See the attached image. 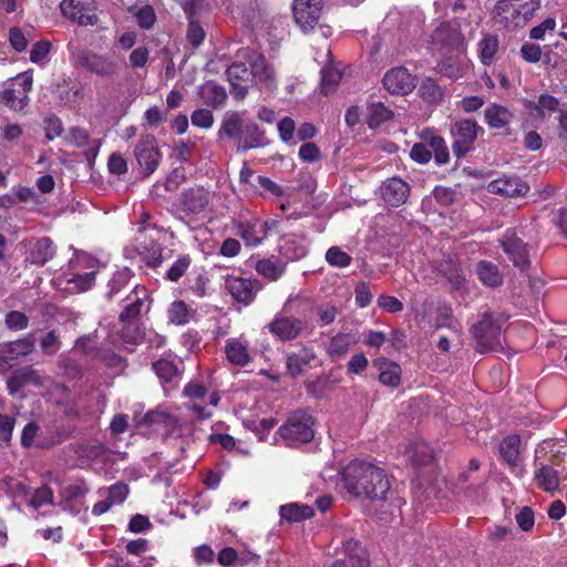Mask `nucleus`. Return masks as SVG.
Returning <instances> with one entry per match:
<instances>
[{
    "mask_svg": "<svg viewBox=\"0 0 567 567\" xmlns=\"http://www.w3.org/2000/svg\"><path fill=\"white\" fill-rule=\"evenodd\" d=\"M240 56L245 61H235L226 72L233 94L243 99L248 87L252 85L259 86L260 90L272 91L276 86L275 72L265 58L250 50H244Z\"/></svg>",
    "mask_w": 567,
    "mask_h": 567,
    "instance_id": "nucleus-1",
    "label": "nucleus"
},
{
    "mask_svg": "<svg viewBox=\"0 0 567 567\" xmlns=\"http://www.w3.org/2000/svg\"><path fill=\"white\" fill-rule=\"evenodd\" d=\"M341 476L343 488L354 497L383 501L391 487L385 472L368 462L349 463Z\"/></svg>",
    "mask_w": 567,
    "mask_h": 567,
    "instance_id": "nucleus-2",
    "label": "nucleus"
},
{
    "mask_svg": "<svg viewBox=\"0 0 567 567\" xmlns=\"http://www.w3.org/2000/svg\"><path fill=\"white\" fill-rule=\"evenodd\" d=\"M151 297L148 290L143 286H136L127 296V305L120 315V321L123 323L121 338L124 342L138 344L144 334L136 323V320L143 313L148 312L151 308Z\"/></svg>",
    "mask_w": 567,
    "mask_h": 567,
    "instance_id": "nucleus-3",
    "label": "nucleus"
},
{
    "mask_svg": "<svg viewBox=\"0 0 567 567\" xmlns=\"http://www.w3.org/2000/svg\"><path fill=\"white\" fill-rule=\"evenodd\" d=\"M96 268V259L86 254L76 255L70 261L68 271L55 278L56 285L70 293L86 291L95 281Z\"/></svg>",
    "mask_w": 567,
    "mask_h": 567,
    "instance_id": "nucleus-4",
    "label": "nucleus"
},
{
    "mask_svg": "<svg viewBox=\"0 0 567 567\" xmlns=\"http://www.w3.org/2000/svg\"><path fill=\"white\" fill-rule=\"evenodd\" d=\"M540 7V0H498L495 17L505 28L524 27Z\"/></svg>",
    "mask_w": 567,
    "mask_h": 567,
    "instance_id": "nucleus-5",
    "label": "nucleus"
},
{
    "mask_svg": "<svg viewBox=\"0 0 567 567\" xmlns=\"http://www.w3.org/2000/svg\"><path fill=\"white\" fill-rule=\"evenodd\" d=\"M430 49L433 52H461L463 51L464 37L457 22H442L431 34Z\"/></svg>",
    "mask_w": 567,
    "mask_h": 567,
    "instance_id": "nucleus-6",
    "label": "nucleus"
},
{
    "mask_svg": "<svg viewBox=\"0 0 567 567\" xmlns=\"http://www.w3.org/2000/svg\"><path fill=\"white\" fill-rule=\"evenodd\" d=\"M313 417L305 412L292 413L278 433L289 444L309 442L315 436Z\"/></svg>",
    "mask_w": 567,
    "mask_h": 567,
    "instance_id": "nucleus-7",
    "label": "nucleus"
},
{
    "mask_svg": "<svg viewBox=\"0 0 567 567\" xmlns=\"http://www.w3.org/2000/svg\"><path fill=\"white\" fill-rule=\"evenodd\" d=\"M60 10L64 18L80 25H95L99 22L94 0H62Z\"/></svg>",
    "mask_w": 567,
    "mask_h": 567,
    "instance_id": "nucleus-8",
    "label": "nucleus"
},
{
    "mask_svg": "<svg viewBox=\"0 0 567 567\" xmlns=\"http://www.w3.org/2000/svg\"><path fill=\"white\" fill-rule=\"evenodd\" d=\"M185 396L189 398L192 402L188 404L192 410L199 419H207L212 416L213 409L219 403V395L217 392H212L208 395V402H205L207 395L206 389L199 383H188L184 388Z\"/></svg>",
    "mask_w": 567,
    "mask_h": 567,
    "instance_id": "nucleus-9",
    "label": "nucleus"
},
{
    "mask_svg": "<svg viewBox=\"0 0 567 567\" xmlns=\"http://www.w3.org/2000/svg\"><path fill=\"white\" fill-rule=\"evenodd\" d=\"M472 333L480 352H488L501 346V327L487 313L472 327Z\"/></svg>",
    "mask_w": 567,
    "mask_h": 567,
    "instance_id": "nucleus-10",
    "label": "nucleus"
},
{
    "mask_svg": "<svg viewBox=\"0 0 567 567\" xmlns=\"http://www.w3.org/2000/svg\"><path fill=\"white\" fill-rule=\"evenodd\" d=\"M134 155L140 167L147 176L157 169L162 161V153L157 146L156 138L150 134L140 138L134 148Z\"/></svg>",
    "mask_w": 567,
    "mask_h": 567,
    "instance_id": "nucleus-11",
    "label": "nucleus"
},
{
    "mask_svg": "<svg viewBox=\"0 0 567 567\" xmlns=\"http://www.w3.org/2000/svg\"><path fill=\"white\" fill-rule=\"evenodd\" d=\"M383 87L393 95H408L416 86V78L405 66H395L385 72Z\"/></svg>",
    "mask_w": 567,
    "mask_h": 567,
    "instance_id": "nucleus-12",
    "label": "nucleus"
},
{
    "mask_svg": "<svg viewBox=\"0 0 567 567\" xmlns=\"http://www.w3.org/2000/svg\"><path fill=\"white\" fill-rule=\"evenodd\" d=\"M322 7L323 0H293V19L303 32L312 30L318 23Z\"/></svg>",
    "mask_w": 567,
    "mask_h": 567,
    "instance_id": "nucleus-13",
    "label": "nucleus"
},
{
    "mask_svg": "<svg viewBox=\"0 0 567 567\" xmlns=\"http://www.w3.org/2000/svg\"><path fill=\"white\" fill-rule=\"evenodd\" d=\"M478 125L472 120L456 121L451 128L454 142L453 151L457 157L464 156L470 152L474 141L477 137Z\"/></svg>",
    "mask_w": 567,
    "mask_h": 567,
    "instance_id": "nucleus-14",
    "label": "nucleus"
},
{
    "mask_svg": "<svg viewBox=\"0 0 567 567\" xmlns=\"http://www.w3.org/2000/svg\"><path fill=\"white\" fill-rule=\"evenodd\" d=\"M339 558L333 567H368V554L358 540L352 538L342 542L338 550Z\"/></svg>",
    "mask_w": 567,
    "mask_h": 567,
    "instance_id": "nucleus-15",
    "label": "nucleus"
},
{
    "mask_svg": "<svg viewBox=\"0 0 567 567\" xmlns=\"http://www.w3.org/2000/svg\"><path fill=\"white\" fill-rule=\"evenodd\" d=\"M446 55L437 62L436 71L443 76L458 79L470 70V61L465 56V48L461 52H446Z\"/></svg>",
    "mask_w": 567,
    "mask_h": 567,
    "instance_id": "nucleus-16",
    "label": "nucleus"
},
{
    "mask_svg": "<svg viewBox=\"0 0 567 567\" xmlns=\"http://www.w3.org/2000/svg\"><path fill=\"white\" fill-rule=\"evenodd\" d=\"M499 456L512 468L516 475H522L519 468L522 461V439L518 434H509L499 443Z\"/></svg>",
    "mask_w": 567,
    "mask_h": 567,
    "instance_id": "nucleus-17",
    "label": "nucleus"
},
{
    "mask_svg": "<svg viewBox=\"0 0 567 567\" xmlns=\"http://www.w3.org/2000/svg\"><path fill=\"white\" fill-rule=\"evenodd\" d=\"M269 331L281 341L298 338L305 329V322L293 317L277 316L268 324Z\"/></svg>",
    "mask_w": 567,
    "mask_h": 567,
    "instance_id": "nucleus-18",
    "label": "nucleus"
},
{
    "mask_svg": "<svg viewBox=\"0 0 567 567\" xmlns=\"http://www.w3.org/2000/svg\"><path fill=\"white\" fill-rule=\"evenodd\" d=\"M148 423L156 426V431L161 432L165 440L178 439L183 435V427L177 417L164 411H153L147 413Z\"/></svg>",
    "mask_w": 567,
    "mask_h": 567,
    "instance_id": "nucleus-19",
    "label": "nucleus"
},
{
    "mask_svg": "<svg viewBox=\"0 0 567 567\" xmlns=\"http://www.w3.org/2000/svg\"><path fill=\"white\" fill-rule=\"evenodd\" d=\"M320 360L311 347H303L297 352L287 357L286 365L289 373L293 377L305 373L308 369L318 367Z\"/></svg>",
    "mask_w": 567,
    "mask_h": 567,
    "instance_id": "nucleus-20",
    "label": "nucleus"
},
{
    "mask_svg": "<svg viewBox=\"0 0 567 567\" xmlns=\"http://www.w3.org/2000/svg\"><path fill=\"white\" fill-rule=\"evenodd\" d=\"M380 192L388 205L399 207L406 202L410 186L400 177H391L383 182Z\"/></svg>",
    "mask_w": 567,
    "mask_h": 567,
    "instance_id": "nucleus-21",
    "label": "nucleus"
},
{
    "mask_svg": "<svg viewBox=\"0 0 567 567\" xmlns=\"http://www.w3.org/2000/svg\"><path fill=\"white\" fill-rule=\"evenodd\" d=\"M487 189L492 194L506 197H523L528 193L529 186L518 177H501L492 181Z\"/></svg>",
    "mask_w": 567,
    "mask_h": 567,
    "instance_id": "nucleus-22",
    "label": "nucleus"
},
{
    "mask_svg": "<svg viewBox=\"0 0 567 567\" xmlns=\"http://www.w3.org/2000/svg\"><path fill=\"white\" fill-rule=\"evenodd\" d=\"M80 63L83 68L100 76H112L116 73L117 69L114 60L91 51L84 52L81 55Z\"/></svg>",
    "mask_w": 567,
    "mask_h": 567,
    "instance_id": "nucleus-23",
    "label": "nucleus"
},
{
    "mask_svg": "<svg viewBox=\"0 0 567 567\" xmlns=\"http://www.w3.org/2000/svg\"><path fill=\"white\" fill-rule=\"evenodd\" d=\"M502 247L516 267L524 268L528 265V252L522 239L507 231L502 239Z\"/></svg>",
    "mask_w": 567,
    "mask_h": 567,
    "instance_id": "nucleus-24",
    "label": "nucleus"
},
{
    "mask_svg": "<svg viewBox=\"0 0 567 567\" xmlns=\"http://www.w3.org/2000/svg\"><path fill=\"white\" fill-rule=\"evenodd\" d=\"M267 144L265 132L254 122L245 123L241 134L238 138V151H248L262 147Z\"/></svg>",
    "mask_w": 567,
    "mask_h": 567,
    "instance_id": "nucleus-25",
    "label": "nucleus"
},
{
    "mask_svg": "<svg viewBox=\"0 0 567 567\" xmlns=\"http://www.w3.org/2000/svg\"><path fill=\"white\" fill-rule=\"evenodd\" d=\"M266 224L259 218L239 223L237 234L247 246H258L266 237Z\"/></svg>",
    "mask_w": 567,
    "mask_h": 567,
    "instance_id": "nucleus-26",
    "label": "nucleus"
},
{
    "mask_svg": "<svg viewBox=\"0 0 567 567\" xmlns=\"http://www.w3.org/2000/svg\"><path fill=\"white\" fill-rule=\"evenodd\" d=\"M355 344L357 339L352 333L340 332L329 340L326 352L332 360H340Z\"/></svg>",
    "mask_w": 567,
    "mask_h": 567,
    "instance_id": "nucleus-27",
    "label": "nucleus"
},
{
    "mask_svg": "<svg viewBox=\"0 0 567 567\" xmlns=\"http://www.w3.org/2000/svg\"><path fill=\"white\" fill-rule=\"evenodd\" d=\"M225 286L234 299L239 302L249 303L254 299L252 285L248 279L227 276Z\"/></svg>",
    "mask_w": 567,
    "mask_h": 567,
    "instance_id": "nucleus-28",
    "label": "nucleus"
},
{
    "mask_svg": "<svg viewBox=\"0 0 567 567\" xmlns=\"http://www.w3.org/2000/svg\"><path fill=\"white\" fill-rule=\"evenodd\" d=\"M227 360L235 365L245 367L250 362V354L247 342L241 339L231 338L225 347Z\"/></svg>",
    "mask_w": 567,
    "mask_h": 567,
    "instance_id": "nucleus-29",
    "label": "nucleus"
},
{
    "mask_svg": "<svg viewBox=\"0 0 567 567\" xmlns=\"http://www.w3.org/2000/svg\"><path fill=\"white\" fill-rule=\"evenodd\" d=\"M420 137L422 140L421 143H424L427 147L431 148L435 154L436 163L445 164L449 161V152L445 145L444 140L436 135L435 132L431 128H424L420 133Z\"/></svg>",
    "mask_w": 567,
    "mask_h": 567,
    "instance_id": "nucleus-30",
    "label": "nucleus"
},
{
    "mask_svg": "<svg viewBox=\"0 0 567 567\" xmlns=\"http://www.w3.org/2000/svg\"><path fill=\"white\" fill-rule=\"evenodd\" d=\"M210 202V193L204 188L189 189L183 195V206L192 214L202 213Z\"/></svg>",
    "mask_w": 567,
    "mask_h": 567,
    "instance_id": "nucleus-31",
    "label": "nucleus"
},
{
    "mask_svg": "<svg viewBox=\"0 0 567 567\" xmlns=\"http://www.w3.org/2000/svg\"><path fill=\"white\" fill-rule=\"evenodd\" d=\"M55 249L51 239L44 237L38 239L31 247L27 260L31 264L42 266L53 258Z\"/></svg>",
    "mask_w": 567,
    "mask_h": 567,
    "instance_id": "nucleus-32",
    "label": "nucleus"
},
{
    "mask_svg": "<svg viewBox=\"0 0 567 567\" xmlns=\"http://www.w3.org/2000/svg\"><path fill=\"white\" fill-rule=\"evenodd\" d=\"M374 365L380 370L379 381L383 385L396 388L401 382V368L394 362L385 359H378Z\"/></svg>",
    "mask_w": 567,
    "mask_h": 567,
    "instance_id": "nucleus-33",
    "label": "nucleus"
},
{
    "mask_svg": "<svg viewBox=\"0 0 567 567\" xmlns=\"http://www.w3.org/2000/svg\"><path fill=\"white\" fill-rule=\"evenodd\" d=\"M256 271L267 280H278L286 271V262L279 258L271 257L257 261Z\"/></svg>",
    "mask_w": 567,
    "mask_h": 567,
    "instance_id": "nucleus-34",
    "label": "nucleus"
},
{
    "mask_svg": "<svg viewBox=\"0 0 567 567\" xmlns=\"http://www.w3.org/2000/svg\"><path fill=\"white\" fill-rule=\"evenodd\" d=\"M0 103L4 104L13 111H21L28 103V94L25 90H19L14 86H10L7 83V87L0 92Z\"/></svg>",
    "mask_w": 567,
    "mask_h": 567,
    "instance_id": "nucleus-35",
    "label": "nucleus"
},
{
    "mask_svg": "<svg viewBox=\"0 0 567 567\" xmlns=\"http://www.w3.org/2000/svg\"><path fill=\"white\" fill-rule=\"evenodd\" d=\"M35 339L32 336L7 343L1 350L9 360H17L28 355L34 349Z\"/></svg>",
    "mask_w": 567,
    "mask_h": 567,
    "instance_id": "nucleus-36",
    "label": "nucleus"
},
{
    "mask_svg": "<svg viewBox=\"0 0 567 567\" xmlns=\"http://www.w3.org/2000/svg\"><path fill=\"white\" fill-rule=\"evenodd\" d=\"M244 125L245 122L240 113L228 112L221 122L218 134L219 136L226 135L227 137L235 138L238 142Z\"/></svg>",
    "mask_w": 567,
    "mask_h": 567,
    "instance_id": "nucleus-37",
    "label": "nucleus"
},
{
    "mask_svg": "<svg viewBox=\"0 0 567 567\" xmlns=\"http://www.w3.org/2000/svg\"><path fill=\"white\" fill-rule=\"evenodd\" d=\"M279 514L281 518L288 522H300L313 516L315 511L311 506L300 503H289L280 506Z\"/></svg>",
    "mask_w": 567,
    "mask_h": 567,
    "instance_id": "nucleus-38",
    "label": "nucleus"
},
{
    "mask_svg": "<svg viewBox=\"0 0 567 567\" xmlns=\"http://www.w3.org/2000/svg\"><path fill=\"white\" fill-rule=\"evenodd\" d=\"M536 484L545 492L553 493L559 487V474L550 466H542L535 472Z\"/></svg>",
    "mask_w": 567,
    "mask_h": 567,
    "instance_id": "nucleus-39",
    "label": "nucleus"
},
{
    "mask_svg": "<svg viewBox=\"0 0 567 567\" xmlns=\"http://www.w3.org/2000/svg\"><path fill=\"white\" fill-rule=\"evenodd\" d=\"M280 254L289 260H297L307 254L306 246L292 236H284L279 244Z\"/></svg>",
    "mask_w": 567,
    "mask_h": 567,
    "instance_id": "nucleus-40",
    "label": "nucleus"
},
{
    "mask_svg": "<svg viewBox=\"0 0 567 567\" xmlns=\"http://www.w3.org/2000/svg\"><path fill=\"white\" fill-rule=\"evenodd\" d=\"M511 120L512 113L504 106L493 104L485 110V121L491 127H504Z\"/></svg>",
    "mask_w": 567,
    "mask_h": 567,
    "instance_id": "nucleus-41",
    "label": "nucleus"
},
{
    "mask_svg": "<svg viewBox=\"0 0 567 567\" xmlns=\"http://www.w3.org/2000/svg\"><path fill=\"white\" fill-rule=\"evenodd\" d=\"M476 271L480 280L486 286L497 287L503 282V276L497 266L489 261L478 262Z\"/></svg>",
    "mask_w": 567,
    "mask_h": 567,
    "instance_id": "nucleus-42",
    "label": "nucleus"
},
{
    "mask_svg": "<svg viewBox=\"0 0 567 567\" xmlns=\"http://www.w3.org/2000/svg\"><path fill=\"white\" fill-rule=\"evenodd\" d=\"M200 96L207 105L217 107L226 101L227 94L223 86L207 82L200 87Z\"/></svg>",
    "mask_w": 567,
    "mask_h": 567,
    "instance_id": "nucleus-43",
    "label": "nucleus"
},
{
    "mask_svg": "<svg viewBox=\"0 0 567 567\" xmlns=\"http://www.w3.org/2000/svg\"><path fill=\"white\" fill-rule=\"evenodd\" d=\"M498 51V39L495 35L485 34L478 42V56L484 65H491Z\"/></svg>",
    "mask_w": 567,
    "mask_h": 567,
    "instance_id": "nucleus-44",
    "label": "nucleus"
},
{
    "mask_svg": "<svg viewBox=\"0 0 567 567\" xmlns=\"http://www.w3.org/2000/svg\"><path fill=\"white\" fill-rule=\"evenodd\" d=\"M87 487L82 484H72L61 491V503L64 509H72L74 504L81 503Z\"/></svg>",
    "mask_w": 567,
    "mask_h": 567,
    "instance_id": "nucleus-45",
    "label": "nucleus"
},
{
    "mask_svg": "<svg viewBox=\"0 0 567 567\" xmlns=\"http://www.w3.org/2000/svg\"><path fill=\"white\" fill-rule=\"evenodd\" d=\"M392 117V111L381 102H374L369 105L368 125L375 128Z\"/></svg>",
    "mask_w": 567,
    "mask_h": 567,
    "instance_id": "nucleus-46",
    "label": "nucleus"
},
{
    "mask_svg": "<svg viewBox=\"0 0 567 567\" xmlns=\"http://www.w3.org/2000/svg\"><path fill=\"white\" fill-rule=\"evenodd\" d=\"M419 92L421 97L427 103L439 102L443 97V90L439 86L436 81L431 78H426L422 81Z\"/></svg>",
    "mask_w": 567,
    "mask_h": 567,
    "instance_id": "nucleus-47",
    "label": "nucleus"
},
{
    "mask_svg": "<svg viewBox=\"0 0 567 567\" xmlns=\"http://www.w3.org/2000/svg\"><path fill=\"white\" fill-rule=\"evenodd\" d=\"M167 316L171 323L183 326L189 321V309L184 301H174L167 309Z\"/></svg>",
    "mask_w": 567,
    "mask_h": 567,
    "instance_id": "nucleus-48",
    "label": "nucleus"
},
{
    "mask_svg": "<svg viewBox=\"0 0 567 567\" xmlns=\"http://www.w3.org/2000/svg\"><path fill=\"white\" fill-rule=\"evenodd\" d=\"M132 278V271L128 268L117 270L109 281L107 297L111 299L123 287H125Z\"/></svg>",
    "mask_w": 567,
    "mask_h": 567,
    "instance_id": "nucleus-49",
    "label": "nucleus"
},
{
    "mask_svg": "<svg viewBox=\"0 0 567 567\" xmlns=\"http://www.w3.org/2000/svg\"><path fill=\"white\" fill-rule=\"evenodd\" d=\"M528 106L530 110L536 111L540 116H545L547 114H550L555 111H559V101L549 94H543L539 96L537 103H533Z\"/></svg>",
    "mask_w": 567,
    "mask_h": 567,
    "instance_id": "nucleus-50",
    "label": "nucleus"
},
{
    "mask_svg": "<svg viewBox=\"0 0 567 567\" xmlns=\"http://www.w3.org/2000/svg\"><path fill=\"white\" fill-rule=\"evenodd\" d=\"M326 260L330 266L344 268L351 264L352 258L339 247L333 246L327 250Z\"/></svg>",
    "mask_w": 567,
    "mask_h": 567,
    "instance_id": "nucleus-51",
    "label": "nucleus"
},
{
    "mask_svg": "<svg viewBox=\"0 0 567 567\" xmlns=\"http://www.w3.org/2000/svg\"><path fill=\"white\" fill-rule=\"evenodd\" d=\"M277 128L282 142L292 145L297 143L295 140L296 124L291 117L286 116L281 118L277 124Z\"/></svg>",
    "mask_w": 567,
    "mask_h": 567,
    "instance_id": "nucleus-52",
    "label": "nucleus"
},
{
    "mask_svg": "<svg viewBox=\"0 0 567 567\" xmlns=\"http://www.w3.org/2000/svg\"><path fill=\"white\" fill-rule=\"evenodd\" d=\"M406 455L415 464H425L432 458L429 447L423 443L409 446Z\"/></svg>",
    "mask_w": 567,
    "mask_h": 567,
    "instance_id": "nucleus-53",
    "label": "nucleus"
},
{
    "mask_svg": "<svg viewBox=\"0 0 567 567\" xmlns=\"http://www.w3.org/2000/svg\"><path fill=\"white\" fill-rule=\"evenodd\" d=\"M27 501L33 508L38 509L43 505L53 503V492L48 486H42L35 489L32 497Z\"/></svg>",
    "mask_w": 567,
    "mask_h": 567,
    "instance_id": "nucleus-54",
    "label": "nucleus"
},
{
    "mask_svg": "<svg viewBox=\"0 0 567 567\" xmlns=\"http://www.w3.org/2000/svg\"><path fill=\"white\" fill-rule=\"evenodd\" d=\"M153 369L155 373L158 375V378L163 379L166 382L172 381L177 375L178 372L177 367L167 360L156 361L153 364Z\"/></svg>",
    "mask_w": 567,
    "mask_h": 567,
    "instance_id": "nucleus-55",
    "label": "nucleus"
},
{
    "mask_svg": "<svg viewBox=\"0 0 567 567\" xmlns=\"http://www.w3.org/2000/svg\"><path fill=\"white\" fill-rule=\"evenodd\" d=\"M51 50V44L49 41H38L33 44L30 51V61L35 64H42L48 58V54Z\"/></svg>",
    "mask_w": 567,
    "mask_h": 567,
    "instance_id": "nucleus-56",
    "label": "nucleus"
},
{
    "mask_svg": "<svg viewBox=\"0 0 567 567\" xmlns=\"http://www.w3.org/2000/svg\"><path fill=\"white\" fill-rule=\"evenodd\" d=\"M4 322L10 330L19 331L28 327L29 319L23 312L14 310L6 316Z\"/></svg>",
    "mask_w": 567,
    "mask_h": 567,
    "instance_id": "nucleus-57",
    "label": "nucleus"
},
{
    "mask_svg": "<svg viewBox=\"0 0 567 567\" xmlns=\"http://www.w3.org/2000/svg\"><path fill=\"white\" fill-rule=\"evenodd\" d=\"M341 79V74L338 70L332 68H327L322 70V91L324 94H329L334 89L336 84Z\"/></svg>",
    "mask_w": 567,
    "mask_h": 567,
    "instance_id": "nucleus-58",
    "label": "nucleus"
},
{
    "mask_svg": "<svg viewBox=\"0 0 567 567\" xmlns=\"http://www.w3.org/2000/svg\"><path fill=\"white\" fill-rule=\"evenodd\" d=\"M192 123L194 126L200 128H209L213 126L214 116L209 110L199 109L193 112L190 116Z\"/></svg>",
    "mask_w": 567,
    "mask_h": 567,
    "instance_id": "nucleus-59",
    "label": "nucleus"
},
{
    "mask_svg": "<svg viewBox=\"0 0 567 567\" xmlns=\"http://www.w3.org/2000/svg\"><path fill=\"white\" fill-rule=\"evenodd\" d=\"M145 251L138 250L143 260L152 267H156L162 262V249L159 245L153 243L150 248L144 247Z\"/></svg>",
    "mask_w": 567,
    "mask_h": 567,
    "instance_id": "nucleus-60",
    "label": "nucleus"
},
{
    "mask_svg": "<svg viewBox=\"0 0 567 567\" xmlns=\"http://www.w3.org/2000/svg\"><path fill=\"white\" fill-rule=\"evenodd\" d=\"M135 17L142 29H151L156 20L154 9L151 6L140 8Z\"/></svg>",
    "mask_w": 567,
    "mask_h": 567,
    "instance_id": "nucleus-61",
    "label": "nucleus"
},
{
    "mask_svg": "<svg viewBox=\"0 0 567 567\" xmlns=\"http://www.w3.org/2000/svg\"><path fill=\"white\" fill-rule=\"evenodd\" d=\"M9 42L10 45L18 52H22L27 49L29 40L22 30L18 27L9 30Z\"/></svg>",
    "mask_w": 567,
    "mask_h": 567,
    "instance_id": "nucleus-62",
    "label": "nucleus"
},
{
    "mask_svg": "<svg viewBox=\"0 0 567 567\" xmlns=\"http://www.w3.org/2000/svg\"><path fill=\"white\" fill-rule=\"evenodd\" d=\"M150 58V50L146 47H138L130 54V65L133 69H140L146 65Z\"/></svg>",
    "mask_w": 567,
    "mask_h": 567,
    "instance_id": "nucleus-63",
    "label": "nucleus"
},
{
    "mask_svg": "<svg viewBox=\"0 0 567 567\" xmlns=\"http://www.w3.org/2000/svg\"><path fill=\"white\" fill-rule=\"evenodd\" d=\"M321 327L328 326L336 320L338 310L333 305H321L316 309Z\"/></svg>",
    "mask_w": 567,
    "mask_h": 567,
    "instance_id": "nucleus-64",
    "label": "nucleus"
}]
</instances>
